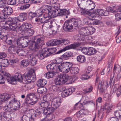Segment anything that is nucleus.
<instances>
[{"mask_svg":"<svg viewBox=\"0 0 121 121\" xmlns=\"http://www.w3.org/2000/svg\"><path fill=\"white\" fill-rule=\"evenodd\" d=\"M108 15V12L105 10L102 9H97L95 10V12L94 13L93 18L97 17L98 19H101V15L106 16Z\"/></svg>","mask_w":121,"mask_h":121,"instance_id":"9","label":"nucleus"},{"mask_svg":"<svg viewBox=\"0 0 121 121\" xmlns=\"http://www.w3.org/2000/svg\"><path fill=\"white\" fill-rule=\"evenodd\" d=\"M39 104L43 108H46L48 107L50 104V103L49 102L43 101L39 102Z\"/></svg>","mask_w":121,"mask_h":121,"instance_id":"45","label":"nucleus"},{"mask_svg":"<svg viewBox=\"0 0 121 121\" xmlns=\"http://www.w3.org/2000/svg\"><path fill=\"white\" fill-rule=\"evenodd\" d=\"M13 12L12 8L11 7H6L4 8L3 10V12L5 15H10Z\"/></svg>","mask_w":121,"mask_h":121,"instance_id":"21","label":"nucleus"},{"mask_svg":"<svg viewBox=\"0 0 121 121\" xmlns=\"http://www.w3.org/2000/svg\"><path fill=\"white\" fill-rule=\"evenodd\" d=\"M27 14L26 13H21L19 16V19L21 21L25 20L26 19Z\"/></svg>","mask_w":121,"mask_h":121,"instance_id":"43","label":"nucleus"},{"mask_svg":"<svg viewBox=\"0 0 121 121\" xmlns=\"http://www.w3.org/2000/svg\"><path fill=\"white\" fill-rule=\"evenodd\" d=\"M60 44L65 45L68 44L70 43L69 41L67 39H63L60 40Z\"/></svg>","mask_w":121,"mask_h":121,"instance_id":"55","label":"nucleus"},{"mask_svg":"<svg viewBox=\"0 0 121 121\" xmlns=\"http://www.w3.org/2000/svg\"><path fill=\"white\" fill-rule=\"evenodd\" d=\"M5 112H2L0 113V120L1 121H5Z\"/></svg>","mask_w":121,"mask_h":121,"instance_id":"64","label":"nucleus"},{"mask_svg":"<svg viewBox=\"0 0 121 121\" xmlns=\"http://www.w3.org/2000/svg\"><path fill=\"white\" fill-rule=\"evenodd\" d=\"M91 77V76H89L87 75H83L81 76L80 78L82 80H84L88 79Z\"/></svg>","mask_w":121,"mask_h":121,"instance_id":"61","label":"nucleus"},{"mask_svg":"<svg viewBox=\"0 0 121 121\" xmlns=\"http://www.w3.org/2000/svg\"><path fill=\"white\" fill-rule=\"evenodd\" d=\"M70 71L72 74H77L78 73L79 69L77 67H72V66Z\"/></svg>","mask_w":121,"mask_h":121,"instance_id":"35","label":"nucleus"},{"mask_svg":"<svg viewBox=\"0 0 121 121\" xmlns=\"http://www.w3.org/2000/svg\"><path fill=\"white\" fill-rule=\"evenodd\" d=\"M37 15L36 12H30L29 13L28 17L30 20H34V18L36 17Z\"/></svg>","mask_w":121,"mask_h":121,"instance_id":"44","label":"nucleus"},{"mask_svg":"<svg viewBox=\"0 0 121 121\" xmlns=\"http://www.w3.org/2000/svg\"><path fill=\"white\" fill-rule=\"evenodd\" d=\"M16 52L19 56H23L24 55L25 51L23 50L19 49L16 50Z\"/></svg>","mask_w":121,"mask_h":121,"instance_id":"52","label":"nucleus"},{"mask_svg":"<svg viewBox=\"0 0 121 121\" xmlns=\"http://www.w3.org/2000/svg\"><path fill=\"white\" fill-rule=\"evenodd\" d=\"M61 103V100L60 98L59 97H56L52 99L51 105L55 109H56L60 105Z\"/></svg>","mask_w":121,"mask_h":121,"instance_id":"10","label":"nucleus"},{"mask_svg":"<svg viewBox=\"0 0 121 121\" xmlns=\"http://www.w3.org/2000/svg\"><path fill=\"white\" fill-rule=\"evenodd\" d=\"M27 38L28 37L27 36L25 37L23 39L21 47L25 48V47H27L28 45V43L29 42V41L27 39Z\"/></svg>","mask_w":121,"mask_h":121,"instance_id":"37","label":"nucleus"},{"mask_svg":"<svg viewBox=\"0 0 121 121\" xmlns=\"http://www.w3.org/2000/svg\"><path fill=\"white\" fill-rule=\"evenodd\" d=\"M75 89L73 87L67 89L65 90L63 88V91L62 93V96L63 97H65L68 96L69 95H71L75 91Z\"/></svg>","mask_w":121,"mask_h":121,"instance_id":"14","label":"nucleus"},{"mask_svg":"<svg viewBox=\"0 0 121 121\" xmlns=\"http://www.w3.org/2000/svg\"><path fill=\"white\" fill-rule=\"evenodd\" d=\"M11 113L9 112H5V121H9L12 119L11 116Z\"/></svg>","mask_w":121,"mask_h":121,"instance_id":"38","label":"nucleus"},{"mask_svg":"<svg viewBox=\"0 0 121 121\" xmlns=\"http://www.w3.org/2000/svg\"><path fill=\"white\" fill-rule=\"evenodd\" d=\"M44 113V109L42 108H39L36 110L34 116L36 117V115H40L41 114Z\"/></svg>","mask_w":121,"mask_h":121,"instance_id":"34","label":"nucleus"},{"mask_svg":"<svg viewBox=\"0 0 121 121\" xmlns=\"http://www.w3.org/2000/svg\"><path fill=\"white\" fill-rule=\"evenodd\" d=\"M95 30L94 27L91 26L83 27L81 28L79 30V34L75 36V39L77 40V37L79 35V37H86V36L93 34Z\"/></svg>","mask_w":121,"mask_h":121,"instance_id":"3","label":"nucleus"},{"mask_svg":"<svg viewBox=\"0 0 121 121\" xmlns=\"http://www.w3.org/2000/svg\"><path fill=\"white\" fill-rule=\"evenodd\" d=\"M85 0H78L77 4L78 6L80 8V7H84L82 6L83 4H85Z\"/></svg>","mask_w":121,"mask_h":121,"instance_id":"57","label":"nucleus"},{"mask_svg":"<svg viewBox=\"0 0 121 121\" xmlns=\"http://www.w3.org/2000/svg\"><path fill=\"white\" fill-rule=\"evenodd\" d=\"M77 61L80 63H83L86 61V59L85 56H83L80 55L77 57Z\"/></svg>","mask_w":121,"mask_h":121,"instance_id":"42","label":"nucleus"},{"mask_svg":"<svg viewBox=\"0 0 121 121\" xmlns=\"http://www.w3.org/2000/svg\"><path fill=\"white\" fill-rule=\"evenodd\" d=\"M32 25L30 23H26L22 24L19 28L20 29L24 31L30 29L32 28Z\"/></svg>","mask_w":121,"mask_h":121,"instance_id":"18","label":"nucleus"},{"mask_svg":"<svg viewBox=\"0 0 121 121\" xmlns=\"http://www.w3.org/2000/svg\"><path fill=\"white\" fill-rule=\"evenodd\" d=\"M72 66V64L70 62H65L64 73H68L70 71L71 68Z\"/></svg>","mask_w":121,"mask_h":121,"instance_id":"25","label":"nucleus"},{"mask_svg":"<svg viewBox=\"0 0 121 121\" xmlns=\"http://www.w3.org/2000/svg\"><path fill=\"white\" fill-rule=\"evenodd\" d=\"M81 22L79 20H75L72 19L69 20H67L65 22L63 26V29H66V30H69L73 27H77L80 25Z\"/></svg>","mask_w":121,"mask_h":121,"instance_id":"4","label":"nucleus"},{"mask_svg":"<svg viewBox=\"0 0 121 121\" xmlns=\"http://www.w3.org/2000/svg\"><path fill=\"white\" fill-rule=\"evenodd\" d=\"M38 98L35 94L30 93L27 94L25 98V103L31 105L35 104L37 101Z\"/></svg>","mask_w":121,"mask_h":121,"instance_id":"6","label":"nucleus"},{"mask_svg":"<svg viewBox=\"0 0 121 121\" xmlns=\"http://www.w3.org/2000/svg\"><path fill=\"white\" fill-rule=\"evenodd\" d=\"M46 80L44 79H39L37 83V86L38 87H43L47 83Z\"/></svg>","mask_w":121,"mask_h":121,"instance_id":"27","label":"nucleus"},{"mask_svg":"<svg viewBox=\"0 0 121 121\" xmlns=\"http://www.w3.org/2000/svg\"><path fill=\"white\" fill-rule=\"evenodd\" d=\"M113 114L115 117L117 118V120H121V110H118L115 111Z\"/></svg>","mask_w":121,"mask_h":121,"instance_id":"29","label":"nucleus"},{"mask_svg":"<svg viewBox=\"0 0 121 121\" xmlns=\"http://www.w3.org/2000/svg\"><path fill=\"white\" fill-rule=\"evenodd\" d=\"M109 84V83L107 81L104 82L103 83H102L101 82H99L98 84V86L99 92L101 93H102L104 92L107 87L108 86Z\"/></svg>","mask_w":121,"mask_h":121,"instance_id":"11","label":"nucleus"},{"mask_svg":"<svg viewBox=\"0 0 121 121\" xmlns=\"http://www.w3.org/2000/svg\"><path fill=\"white\" fill-rule=\"evenodd\" d=\"M113 91L118 97L121 94V85L120 86L118 84L115 85L113 86Z\"/></svg>","mask_w":121,"mask_h":121,"instance_id":"17","label":"nucleus"},{"mask_svg":"<svg viewBox=\"0 0 121 121\" xmlns=\"http://www.w3.org/2000/svg\"><path fill=\"white\" fill-rule=\"evenodd\" d=\"M24 78H23L22 74L19 73L14 75L12 76V83L15 81L22 82V81H25L26 83L27 82L28 83L31 82H33L36 80L35 73L34 70L33 69H31L26 75H25Z\"/></svg>","mask_w":121,"mask_h":121,"instance_id":"1","label":"nucleus"},{"mask_svg":"<svg viewBox=\"0 0 121 121\" xmlns=\"http://www.w3.org/2000/svg\"><path fill=\"white\" fill-rule=\"evenodd\" d=\"M39 51V52L38 53L37 55V57L40 59H42L45 57V56L41 52Z\"/></svg>","mask_w":121,"mask_h":121,"instance_id":"56","label":"nucleus"},{"mask_svg":"<svg viewBox=\"0 0 121 121\" xmlns=\"http://www.w3.org/2000/svg\"><path fill=\"white\" fill-rule=\"evenodd\" d=\"M80 8L82 9L81 12V14L86 17H91L93 18L94 13L91 12L89 11L88 9L86 10L84 7H80Z\"/></svg>","mask_w":121,"mask_h":121,"instance_id":"15","label":"nucleus"},{"mask_svg":"<svg viewBox=\"0 0 121 121\" xmlns=\"http://www.w3.org/2000/svg\"><path fill=\"white\" fill-rule=\"evenodd\" d=\"M60 40H58L56 39L52 40L51 42L49 43L50 46H54L58 44H60Z\"/></svg>","mask_w":121,"mask_h":121,"instance_id":"39","label":"nucleus"},{"mask_svg":"<svg viewBox=\"0 0 121 121\" xmlns=\"http://www.w3.org/2000/svg\"><path fill=\"white\" fill-rule=\"evenodd\" d=\"M12 112H15L20 107V104L18 100L15 98L9 102Z\"/></svg>","mask_w":121,"mask_h":121,"instance_id":"8","label":"nucleus"},{"mask_svg":"<svg viewBox=\"0 0 121 121\" xmlns=\"http://www.w3.org/2000/svg\"><path fill=\"white\" fill-rule=\"evenodd\" d=\"M69 77L68 74H60L58 76L57 78L55 79L54 81L55 83V84L57 85H62L67 82L69 79Z\"/></svg>","mask_w":121,"mask_h":121,"instance_id":"7","label":"nucleus"},{"mask_svg":"<svg viewBox=\"0 0 121 121\" xmlns=\"http://www.w3.org/2000/svg\"><path fill=\"white\" fill-rule=\"evenodd\" d=\"M43 16L44 18L47 22H49L48 21L52 18L50 14L49 10L47 9H45V11L43 14Z\"/></svg>","mask_w":121,"mask_h":121,"instance_id":"20","label":"nucleus"},{"mask_svg":"<svg viewBox=\"0 0 121 121\" xmlns=\"http://www.w3.org/2000/svg\"><path fill=\"white\" fill-rule=\"evenodd\" d=\"M54 110L52 107H47L45 109H44V114L47 116L50 115L53 112Z\"/></svg>","mask_w":121,"mask_h":121,"instance_id":"24","label":"nucleus"},{"mask_svg":"<svg viewBox=\"0 0 121 121\" xmlns=\"http://www.w3.org/2000/svg\"><path fill=\"white\" fill-rule=\"evenodd\" d=\"M30 6L29 4H27L25 5H22L20 7V9L22 10H24L28 8Z\"/></svg>","mask_w":121,"mask_h":121,"instance_id":"59","label":"nucleus"},{"mask_svg":"<svg viewBox=\"0 0 121 121\" xmlns=\"http://www.w3.org/2000/svg\"><path fill=\"white\" fill-rule=\"evenodd\" d=\"M4 109L6 110L7 112H13L9 102L8 105H5L4 107Z\"/></svg>","mask_w":121,"mask_h":121,"instance_id":"51","label":"nucleus"},{"mask_svg":"<svg viewBox=\"0 0 121 121\" xmlns=\"http://www.w3.org/2000/svg\"><path fill=\"white\" fill-rule=\"evenodd\" d=\"M103 110L104 111L106 112L107 113H108L111 110V108L107 104L104 107Z\"/></svg>","mask_w":121,"mask_h":121,"instance_id":"49","label":"nucleus"},{"mask_svg":"<svg viewBox=\"0 0 121 121\" xmlns=\"http://www.w3.org/2000/svg\"><path fill=\"white\" fill-rule=\"evenodd\" d=\"M7 4L10 5L15 4L16 3V0H6Z\"/></svg>","mask_w":121,"mask_h":121,"instance_id":"63","label":"nucleus"},{"mask_svg":"<svg viewBox=\"0 0 121 121\" xmlns=\"http://www.w3.org/2000/svg\"><path fill=\"white\" fill-rule=\"evenodd\" d=\"M106 9L107 10V11L108 13V12L112 13L116 12V11L112 7H107L106 8Z\"/></svg>","mask_w":121,"mask_h":121,"instance_id":"60","label":"nucleus"},{"mask_svg":"<svg viewBox=\"0 0 121 121\" xmlns=\"http://www.w3.org/2000/svg\"><path fill=\"white\" fill-rule=\"evenodd\" d=\"M11 95L7 94H4L0 96V105L2 104L5 102L10 99Z\"/></svg>","mask_w":121,"mask_h":121,"instance_id":"16","label":"nucleus"},{"mask_svg":"<svg viewBox=\"0 0 121 121\" xmlns=\"http://www.w3.org/2000/svg\"><path fill=\"white\" fill-rule=\"evenodd\" d=\"M54 72H48L46 73L45 76L48 78L53 77L54 75Z\"/></svg>","mask_w":121,"mask_h":121,"instance_id":"54","label":"nucleus"},{"mask_svg":"<svg viewBox=\"0 0 121 121\" xmlns=\"http://www.w3.org/2000/svg\"><path fill=\"white\" fill-rule=\"evenodd\" d=\"M48 71H51L53 70H56L57 71V66L55 64L52 63L50 65H48L46 67Z\"/></svg>","mask_w":121,"mask_h":121,"instance_id":"30","label":"nucleus"},{"mask_svg":"<svg viewBox=\"0 0 121 121\" xmlns=\"http://www.w3.org/2000/svg\"><path fill=\"white\" fill-rule=\"evenodd\" d=\"M44 38V37L43 35L34 36L32 42L30 44V48L34 51H40V46L43 44Z\"/></svg>","mask_w":121,"mask_h":121,"instance_id":"2","label":"nucleus"},{"mask_svg":"<svg viewBox=\"0 0 121 121\" xmlns=\"http://www.w3.org/2000/svg\"><path fill=\"white\" fill-rule=\"evenodd\" d=\"M121 67L120 66L118 65L116 66L115 65L113 69V72L114 73L115 71L116 73H121Z\"/></svg>","mask_w":121,"mask_h":121,"instance_id":"47","label":"nucleus"},{"mask_svg":"<svg viewBox=\"0 0 121 121\" xmlns=\"http://www.w3.org/2000/svg\"><path fill=\"white\" fill-rule=\"evenodd\" d=\"M35 21L37 22H39L41 23H47V22L46 21L44 18H40L39 17L36 18L35 19Z\"/></svg>","mask_w":121,"mask_h":121,"instance_id":"53","label":"nucleus"},{"mask_svg":"<svg viewBox=\"0 0 121 121\" xmlns=\"http://www.w3.org/2000/svg\"><path fill=\"white\" fill-rule=\"evenodd\" d=\"M0 63L1 66L4 67H7L9 64V61L5 59H2Z\"/></svg>","mask_w":121,"mask_h":121,"instance_id":"40","label":"nucleus"},{"mask_svg":"<svg viewBox=\"0 0 121 121\" xmlns=\"http://www.w3.org/2000/svg\"><path fill=\"white\" fill-rule=\"evenodd\" d=\"M3 33V32L0 30V39L5 41L8 44L10 45H13L12 40L10 38H8L6 35H4Z\"/></svg>","mask_w":121,"mask_h":121,"instance_id":"12","label":"nucleus"},{"mask_svg":"<svg viewBox=\"0 0 121 121\" xmlns=\"http://www.w3.org/2000/svg\"><path fill=\"white\" fill-rule=\"evenodd\" d=\"M29 61L28 60H24L22 61L21 62V65L23 67H27L29 64Z\"/></svg>","mask_w":121,"mask_h":121,"instance_id":"46","label":"nucleus"},{"mask_svg":"<svg viewBox=\"0 0 121 121\" xmlns=\"http://www.w3.org/2000/svg\"><path fill=\"white\" fill-rule=\"evenodd\" d=\"M3 74L4 76V77L3 76V77L5 78V81L6 79L9 83L12 84H13L12 83V76H11V75L10 74L5 71L3 72Z\"/></svg>","mask_w":121,"mask_h":121,"instance_id":"19","label":"nucleus"},{"mask_svg":"<svg viewBox=\"0 0 121 121\" xmlns=\"http://www.w3.org/2000/svg\"><path fill=\"white\" fill-rule=\"evenodd\" d=\"M24 32L25 35L29 36H32L35 33L34 30L30 29L24 31Z\"/></svg>","mask_w":121,"mask_h":121,"instance_id":"32","label":"nucleus"},{"mask_svg":"<svg viewBox=\"0 0 121 121\" xmlns=\"http://www.w3.org/2000/svg\"><path fill=\"white\" fill-rule=\"evenodd\" d=\"M49 13L52 18L58 16L55 9H54L53 11H52L50 12H49Z\"/></svg>","mask_w":121,"mask_h":121,"instance_id":"50","label":"nucleus"},{"mask_svg":"<svg viewBox=\"0 0 121 121\" xmlns=\"http://www.w3.org/2000/svg\"><path fill=\"white\" fill-rule=\"evenodd\" d=\"M45 9H40L37 10L36 12L37 16H41L42 15H43V14L45 11Z\"/></svg>","mask_w":121,"mask_h":121,"instance_id":"41","label":"nucleus"},{"mask_svg":"<svg viewBox=\"0 0 121 121\" xmlns=\"http://www.w3.org/2000/svg\"><path fill=\"white\" fill-rule=\"evenodd\" d=\"M87 54L88 55H91L95 54L97 52V51L94 48L92 47L88 48Z\"/></svg>","mask_w":121,"mask_h":121,"instance_id":"31","label":"nucleus"},{"mask_svg":"<svg viewBox=\"0 0 121 121\" xmlns=\"http://www.w3.org/2000/svg\"><path fill=\"white\" fill-rule=\"evenodd\" d=\"M92 38L91 36H87L86 37H83L82 38L81 37H79V35L77 37V40L80 41H91Z\"/></svg>","mask_w":121,"mask_h":121,"instance_id":"28","label":"nucleus"},{"mask_svg":"<svg viewBox=\"0 0 121 121\" xmlns=\"http://www.w3.org/2000/svg\"><path fill=\"white\" fill-rule=\"evenodd\" d=\"M65 62L61 63L59 66H57V71L64 73Z\"/></svg>","mask_w":121,"mask_h":121,"instance_id":"36","label":"nucleus"},{"mask_svg":"<svg viewBox=\"0 0 121 121\" xmlns=\"http://www.w3.org/2000/svg\"><path fill=\"white\" fill-rule=\"evenodd\" d=\"M23 39V37H22L20 38L15 39L13 41L15 44V45H17V46L19 48H21Z\"/></svg>","mask_w":121,"mask_h":121,"instance_id":"26","label":"nucleus"},{"mask_svg":"<svg viewBox=\"0 0 121 121\" xmlns=\"http://www.w3.org/2000/svg\"><path fill=\"white\" fill-rule=\"evenodd\" d=\"M60 5L59 4L54 6V9H56L58 16L63 15V9H60Z\"/></svg>","mask_w":121,"mask_h":121,"instance_id":"23","label":"nucleus"},{"mask_svg":"<svg viewBox=\"0 0 121 121\" xmlns=\"http://www.w3.org/2000/svg\"><path fill=\"white\" fill-rule=\"evenodd\" d=\"M49 49V48H45L43 49L41 51L43 55L45 56V57L51 55Z\"/></svg>","mask_w":121,"mask_h":121,"instance_id":"33","label":"nucleus"},{"mask_svg":"<svg viewBox=\"0 0 121 121\" xmlns=\"http://www.w3.org/2000/svg\"><path fill=\"white\" fill-rule=\"evenodd\" d=\"M20 22L19 18L18 17L9 18L8 19V24L9 25L10 30L17 32V24Z\"/></svg>","mask_w":121,"mask_h":121,"instance_id":"5","label":"nucleus"},{"mask_svg":"<svg viewBox=\"0 0 121 121\" xmlns=\"http://www.w3.org/2000/svg\"><path fill=\"white\" fill-rule=\"evenodd\" d=\"M40 87L37 89V92L39 93L42 94L47 91V89L43 87Z\"/></svg>","mask_w":121,"mask_h":121,"instance_id":"48","label":"nucleus"},{"mask_svg":"<svg viewBox=\"0 0 121 121\" xmlns=\"http://www.w3.org/2000/svg\"><path fill=\"white\" fill-rule=\"evenodd\" d=\"M73 56V53L71 52H68L65 53L61 56L62 59L64 60H68L70 57Z\"/></svg>","mask_w":121,"mask_h":121,"instance_id":"22","label":"nucleus"},{"mask_svg":"<svg viewBox=\"0 0 121 121\" xmlns=\"http://www.w3.org/2000/svg\"><path fill=\"white\" fill-rule=\"evenodd\" d=\"M50 88L51 90L54 91H57L59 89L58 87L55 85L51 86Z\"/></svg>","mask_w":121,"mask_h":121,"instance_id":"62","label":"nucleus"},{"mask_svg":"<svg viewBox=\"0 0 121 121\" xmlns=\"http://www.w3.org/2000/svg\"><path fill=\"white\" fill-rule=\"evenodd\" d=\"M79 46V43H75L71 44L70 45L65 47L63 49L59 50L57 51L56 54H59L67 50L70 49H74L78 47Z\"/></svg>","mask_w":121,"mask_h":121,"instance_id":"13","label":"nucleus"},{"mask_svg":"<svg viewBox=\"0 0 121 121\" xmlns=\"http://www.w3.org/2000/svg\"><path fill=\"white\" fill-rule=\"evenodd\" d=\"M6 1L4 0H0V8H4L5 6Z\"/></svg>","mask_w":121,"mask_h":121,"instance_id":"58","label":"nucleus"}]
</instances>
